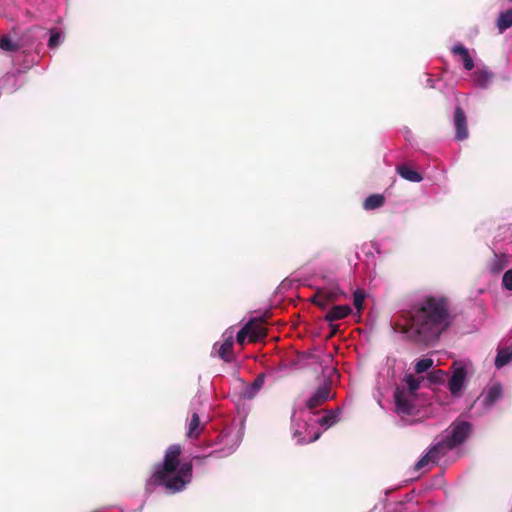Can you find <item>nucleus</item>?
I'll use <instances>...</instances> for the list:
<instances>
[{
    "label": "nucleus",
    "mask_w": 512,
    "mask_h": 512,
    "mask_svg": "<svg viewBox=\"0 0 512 512\" xmlns=\"http://www.w3.org/2000/svg\"><path fill=\"white\" fill-rule=\"evenodd\" d=\"M453 321L450 300L445 296L429 295L404 311L393 327L410 341L428 346L437 342Z\"/></svg>",
    "instance_id": "f257e3e1"
},
{
    "label": "nucleus",
    "mask_w": 512,
    "mask_h": 512,
    "mask_svg": "<svg viewBox=\"0 0 512 512\" xmlns=\"http://www.w3.org/2000/svg\"><path fill=\"white\" fill-rule=\"evenodd\" d=\"M181 453V445H170L164 453L163 461L153 465L152 474L147 480L146 486H162L170 494L183 491L192 481L193 462L202 464L209 455L195 456L192 461L181 463Z\"/></svg>",
    "instance_id": "f03ea898"
},
{
    "label": "nucleus",
    "mask_w": 512,
    "mask_h": 512,
    "mask_svg": "<svg viewBox=\"0 0 512 512\" xmlns=\"http://www.w3.org/2000/svg\"><path fill=\"white\" fill-rule=\"evenodd\" d=\"M29 44L28 35L17 29H12L0 37V50L6 53H16Z\"/></svg>",
    "instance_id": "7ed1b4c3"
},
{
    "label": "nucleus",
    "mask_w": 512,
    "mask_h": 512,
    "mask_svg": "<svg viewBox=\"0 0 512 512\" xmlns=\"http://www.w3.org/2000/svg\"><path fill=\"white\" fill-rule=\"evenodd\" d=\"M471 432V424L467 421H455L450 425V433L444 438L448 448L454 449L461 445Z\"/></svg>",
    "instance_id": "20e7f679"
},
{
    "label": "nucleus",
    "mask_w": 512,
    "mask_h": 512,
    "mask_svg": "<svg viewBox=\"0 0 512 512\" xmlns=\"http://www.w3.org/2000/svg\"><path fill=\"white\" fill-rule=\"evenodd\" d=\"M343 292L338 286L332 288H318L315 294L311 297V302L325 310L329 303L337 301Z\"/></svg>",
    "instance_id": "39448f33"
},
{
    "label": "nucleus",
    "mask_w": 512,
    "mask_h": 512,
    "mask_svg": "<svg viewBox=\"0 0 512 512\" xmlns=\"http://www.w3.org/2000/svg\"><path fill=\"white\" fill-rule=\"evenodd\" d=\"M414 396L410 395L404 387H396L394 391L395 410L399 415H412L414 411Z\"/></svg>",
    "instance_id": "423d86ee"
},
{
    "label": "nucleus",
    "mask_w": 512,
    "mask_h": 512,
    "mask_svg": "<svg viewBox=\"0 0 512 512\" xmlns=\"http://www.w3.org/2000/svg\"><path fill=\"white\" fill-rule=\"evenodd\" d=\"M262 317L249 320L244 326H250L248 330V342L255 343L267 336V329L263 325Z\"/></svg>",
    "instance_id": "0eeeda50"
},
{
    "label": "nucleus",
    "mask_w": 512,
    "mask_h": 512,
    "mask_svg": "<svg viewBox=\"0 0 512 512\" xmlns=\"http://www.w3.org/2000/svg\"><path fill=\"white\" fill-rule=\"evenodd\" d=\"M454 126L456 129L455 139L462 141L468 138L467 117L464 110L457 106L454 110Z\"/></svg>",
    "instance_id": "6e6552de"
},
{
    "label": "nucleus",
    "mask_w": 512,
    "mask_h": 512,
    "mask_svg": "<svg viewBox=\"0 0 512 512\" xmlns=\"http://www.w3.org/2000/svg\"><path fill=\"white\" fill-rule=\"evenodd\" d=\"M331 393V384L324 383L319 386L314 394L307 400L306 406L308 409H314L324 404L329 398Z\"/></svg>",
    "instance_id": "1a4fd4ad"
},
{
    "label": "nucleus",
    "mask_w": 512,
    "mask_h": 512,
    "mask_svg": "<svg viewBox=\"0 0 512 512\" xmlns=\"http://www.w3.org/2000/svg\"><path fill=\"white\" fill-rule=\"evenodd\" d=\"M467 376L466 368L462 365L454 367L453 374L449 380V390L452 395H457L461 391Z\"/></svg>",
    "instance_id": "9d476101"
},
{
    "label": "nucleus",
    "mask_w": 512,
    "mask_h": 512,
    "mask_svg": "<svg viewBox=\"0 0 512 512\" xmlns=\"http://www.w3.org/2000/svg\"><path fill=\"white\" fill-rule=\"evenodd\" d=\"M224 341L218 348V356L224 360L225 362H232L234 359V353H233V344H234V337L232 333H225L224 334Z\"/></svg>",
    "instance_id": "9b49d317"
},
{
    "label": "nucleus",
    "mask_w": 512,
    "mask_h": 512,
    "mask_svg": "<svg viewBox=\"0 0 512 512\" xmlns=\"http://www.w3.org/2000/svg\"><path fill=\"white\" fill-rule=\"evenodd\" d=\"M352 312L349 305H335L325 315L324 319L328 322L346 318Z\"/></svg>",
    "instance_id": "f8f14e48"
},
{
    "label": "nucleus",
    "mask_w": 512,
    "mask_h": 512,
    "mask_svg": "<svg viewBox=\"0 0 512 512\" xmlns=\"http://www.w3.org/2000/svg\"><path fill=\"white\" fill-rule=\"evenodd\" d=\"M396 171L402 178L410 182L417 183L422 181L423 179V177L418 171L405 164L397 166Z\"/></svg>",
    "instance_id": "ddd939ff"
},
{
    "label": "nucleus",
    "mask_w": 512,
    "mask_h": 512,
    "mask_svg": "<svg viewBox=\"0 0 512 512\" xmlns=\"http://www.w3.org/2000/svg\"><path fill=\"white\" fill-rule=\"evenodd\" d=\"M341 413L342 410L340 408H336L334 410H326L325 415L318 420V423L325 429L330 428L339 421V416Z\"/></svg>",
    "instance_id": "4468645a"
},
{
    "label": "nucleus",
    "mask_w": 512,
    "mask_h": 512,
    "mask_svg": "<svg viewBox=\"0 0 512 512\" xmlns=\"http://www.w3.org/2000/svg\"><path fill=\"white\" fill-rule=\"evenodd\" d=\"M452 450V448H448L447 442L443 439L442 441L433 445L428 451V455L432 459V463H437L447 451Z\"/></svg>",
    "instance_id": "2eb2a0df"
},
{
    "label": "nucleus",
    "mask_w": 512,
    "mask_h": 512,
    "mask_svg": "<svg viewBox=\"0 0 512 512\" xmlns=\"http://www.w3.org/2000/svg\"><path fill=\"white\" fill-rule=\"evenodd\" d=\"M265 382V375L259 374L254 381L248 385L243 391V397L246 399H252L260 391Z\"/></svg>",
    "instance_id": "dca6fc26"
},
{
    "label": "nucleus",
    "mask_w": 512,
    "mask_h": 512,
    "mask_svg": "<svg viewBox=\"0 0 512 512\" xmlns=\"http://www.w3.org/2000/svg\"><path fill=\"white\" fill-rule=\"evenodd\" d=\"M204 426L201 425L199 415L197 413H193L189 422L187 437L190 439H197Z\"/></svg>",
    "instance_id": "f3484780"
},
{
    "label": "nucleus",
    "mask_w": 512,
    "mask_h": 512,
    "mask_svg": "<svg viewBox=\"0 0 512 512\" xmlns=\"http://www.w3.org/2000/svg\"><path fill=\"white\" fill-rule=\"evenodd\" d=\"M65 39V34L61 29L53 28L49 30L48 47L55 49L59 47Z\"/></svg>",
    "instance_id": "a211bd4d"
},
{
    "label": "nucleus",
    "mask_w": 512,
    "mask_h": 512,
    "mask_svg": "<svg viewBox=\"0 0 512 512\" xmlns=\"http://www.w3.org/2000/svg\"><path fill=\"white\" fill-rule=\"evenodd\" d=\"M384 203H385V197L383 195L372 194L365 199V201L363 203V208L365 210H374V209L382 207L384 205Z\"/></svg>",
    "instance_id": "6ab92c4d"
},
{
    "label": "nucleus",
    "mask_w": 512,
    "mask_h": 512,
    "mask_svg": "<svg viewBox=\"0 0 512 512\" xmlns=\"http://www.w3.org/2000/svg\"><path fill=\"white\" fill-rule=\"evenodd\" d=\"M512 27V9L500 13L497 20V28L500 32Z\"/></svg>",
    "instance_id": "aec40b11"
},
{
    "label": "nucleus",
    "mask_w": 512,
    "mask_h": 512,
    "mask_svg": "<svg viewBox=\"0 0 512 512\" xmlns=\"http://www.w3.org/2000/svg\"><path fill=\"white\" fill-rule=\"evenodd\" d=\"M508 261L504 255H495L490 263V272L492 274H498L506 268Z\"/></svg>",
    "instance_id": "412c9836"
},
{
    "label": "nucleus",
    "mask_w": 512,
    "mask_h": 512,
    "mask_svg": "<svg viewBox=\"0 0 512 512\" xmlns=\"http://www.w3.org/2000/svg\"><path fill=\"white\" fill-rule=\"evenodd\" d=\"M512 359V350L509 348H503L498 351L495 359V366L501 368L507 365Z\"/></svg>",
    "instance_id": "4be33fe9"
},
{
    "label": "nucleus",
    "mask_w": 512,
    "mask_h": 512,
    "mask_svg": "<svg viewBox=\"0 0 512 512\" xmlns=\"http://www.w3.org/2000/svg\"><path fill=\"white\" fill-rule=\"evenodd\" d=\"M403 380H404V382L408 386V391L407 392L410 395L415 396L416 391L419 389L421 381L423 380V378L422 377L416 378L414 375L408 374V375H405Z\"/></svg>",
    "instance_id": "5701e85b"
},
{
    "label": "nucleus",
    "mask_w": 512,
    "mask_h": 512,
    "mask_svg": "<svg viewBox=\"0 0 512 512\" xmlns=\"http://www.w3.org/2000/svg\"><path fill=\"white\" fill-rule=\"evenodd\" d=\"M452 52L455 55H459L463 64H473V59L469 55L468 50L461 44H456L452 47Z\"/></svg>",
    "instance_id": "b1692460"
},
{
    "label": "nucleus",
    "mask_w": 512,
    "mask_h": 512,
    "mask_svg": "<svg viewBox=\"0 0 512 512\" xmlns=\"http://www.w3.org/2000/svg\"><path fill=\"white\" fill-rule=\"evenodd\" d=\"M365 292L363 290L357 289L353 293V304L357 311L360 313L364 308V300H365Z\"/></svg>",
    "instance_id": "393cba45"
},
{
    "label": "nucleus",
    "mask_w": 512,
    "mask_h": 512,
    "mask_svg": "<svg viewBox=\"0 0 512 512\" xmlns=\"http://www.w3.org/2000/svg\"><path fill=\"white\" fill-rule=\"evenodd\" d=\"M434 362L431 358H423L416 362L415 364V371L417 374L424 373L428 371L432 366Z\"/></svg>",
    "instance_id": "a878e982"
},
{
    "label": "nucleus",
    "mask_w": 512,
    "mask_h": 512,
    "mask_svg": "<svg viewBox=\"0 0 512 512\" xmlns=\"http://www.w3.org/2000/svg\"><path fill=\"white\" fill-rule=\"evenodd\" d=\"M490 77H491V74H489L488 72H486L484 70L475 72V81L480 86H485L487 84V82L489 81Z\"/></svg>",
    "instance_id": "bb28decb"
},
{
    "label": "nucleus",
    "mask_w": 512,
    "mask_h": 512,
    "mask_svg": "<svg viewBox=\"0 0 512 512\" xmlns=\"http://www.w3.org/2000/svg\"><path fill=\"white\" fill-rule=\"evenodd\" d=\"M250 326H243L236 335V341L239 345L244 346L246 340H248V330Z\"/></svg>",
    "instance_id": "cd10ccee"
},
{
    "label": "nucleus",
    "mask_w": 512,
    "mask_h": 512,
    "mask_svg": "<svg viewBox=\"0 0 512 512\" xmlns=\"http://www.w3.org/2000/svg\"><path fill=\"white\" fill-rule=\"evenodd\" d=\"M446 373L443 370H436L429 374L428 379L433 383H441L444 381Z\"/></svg>",
    "instance_id": "c85d7f7f"
},
{
    "label": "nucleus",
    "mask_w": 512,
    "mask_h": 512,
    "mask_svg": "<svg viewBox=\"0 0 512 512\" xmlns=\"http://www.w3.org/2000/svg\"><path fill=\"white\" fill-rule=\"evenodd\" d=\"M430 463H432V459L430 458V456L428 455V453H426L414 466V470L415 471H420L422 469H424L426 466H428Z\"/></svg>",
    "instance_id": "c756f323"
},
{
    "label": "nucleus",
    "mask_w": 512,
    "mask_h": 512,
    "mask_svg": "<svg viewBox=\"0 0 512 512\" xmlns=\"http://www.w3.org/2000/svg\"><path fill=\"white\" fill-rule=\"evenodd\" d=\"M502 285L505 289L512 291V269H509L504 273Z\"/></svg>",
    "instance_id": "7c9ffc66"
},
{
    "label": "nucleus",
    "mask_w": 512,
    "mask_h": 512,
    "mask_svg": "<svg viewBox=\"0 0 512 512\" xmlns=\"http://www.w3.org/2000/svg\"><path fill=\"white\" fill-rule=\"evenodd\" d=\"M499 395H500V390L496 387H492L488 391L487 398L490 401H495L499 397Z\"/></svg>",
    "instance_id": "2f4dec72"
},
{
    "label": "nucleus",
    "mask_w": 512,
    "mask_h": 512,
    "mask_svg": "<svg viewBox=\"0 0 512 512\" xmlns=\"http://www.w3.org/2000/svg\"><path fill=\"white\" fill-rule=\"evenodd\" d=\"M320 435H321V433L317 432L313 437H311L309 442H314V441L318 440L320 438Z\"/></svg>",
    "instance_id": "473e14b6"
},
{
    "label": "nucleus",
    "mask_w": 512,
    "mask_h": 512,
    "mask_svg": "<svg viewBox=\"0 0 512 512\" xmlns=\"http://www.w3.org/2000/svg\"><path fill=\"white\" fill-rule=\"evenodd\" d=\"M467 70H472L475 66H472V65H469V66H464Z\"/></svg>",
    "instance_id": "72a5a7b5"
},
{
    "label": "nucleus",
    "mask_w": 512,
    "mask_h": 512,
    "mask_svg": "<svg viewBox=\"0 0 512 512\" xmlns=\"http://www.w3.org/2000/svg\"><path fill=\"white\" fill-rule=\"evenodd\" d=\"M512 2V0H510Z\"/></svg>",
    "instance_id": "f704fd0d"
}]
</instances>
